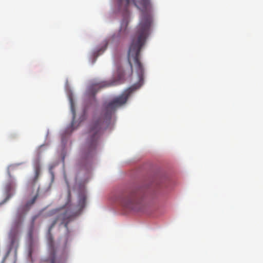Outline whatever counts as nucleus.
I'll list each match as a JSON object with an SVG mask.
<instances>
[{
    "label": "nucleus",
    "mask_w": 263,
    "mask_h": 263,
    "mask_svg": "<svg viewBox=\"0 0 263 263\" xmlns=\"http://www.w3.org/2000/svg\"><path fill=\"white\" fill-rule=\"evenodd\" d=\"M70 192L69 191L68 193V201L64 206V208L65 209L64 211L63 212V209L60 210L55 209L52 211L53 213L60 212L58 218L53 221L49 228V232H50L54 226L58 219H60L62 221V223H64L65 227L67 228L68 223L78 216L85 207L86 205V196L84 193H82L79 195L78 204L76 206L70 204Z\"/></svg>",
    "instance_id": "obj_1"
},
{
    "label": "nucleus",
    "mask_w": 263,
    "mask_h": 263,
    "mask_svg": "<svg viewBox=\"0 0 263 263\" xmlns=\"http://www.w3.org/2000/svg\"><path fill=\"white\" fill-rule=\"evenodd\" d=\"M120 202L126 210L139 211L141 210L143 206L141 192L136 189L127 191L121 195Z\"/></svg>",
    "instance_id": "obj_2"
},
{
    "label": "nucleus",
    "mask_w": 263,
    "mask_h": 263,
    "mask_svg": "<svg viewBox=\"0 0 263 263\" xmlns=\"http://www.w3.org/2000/svg\"><path fill=\"white\" fill-rule=\"evenodd\" d=\"M118 84V81L117 80H113L111 81H105L102 82L97 84H92L89 89L90 93L92 95H95V93L97 92V90H95L96 88H101L103 87H106L116 85Z\"/></svg>",
    "instance_id": "obj_3"
},
{
    "label": "nucleus",
    "mask_w": 263,
    "mask_h": 263,
    "mask_svg": "<svg viewBox=\"0 0 263 263\" xmlns=\"http://www.w3.org/2000/svg\"><path fill=\"white\" fill-rule=\"evenodd\" d=\"M64 259L57 258L55 251L52 245L50 247V253L49 256L45 259L42 260V263H64Z\"/></svg>",
    "instance_id": "obj_4"
},
{
    "label": "nucleus",
    "mask_w": 263,
    "mask_h": 263,
    "mask_svg": "<svg viewBox=\"0 0 263 263\" xmlns=\"http://www.w3.org/2000/svg\"><path fill=\"white\" fill-rule=\"evenodd\" d=\"M107 45H108V43L107 42H104L103 44V45L97 51H95L93 52V57H94V60H93L92 61V63H93L95 61H96V58L100 54H101L102 53H103L105 50V49H106L107 47Z\"/></svg>",
    "instance_id": "obj_5"
},
{
    "label": "nucleus",
    "mask_w": 263,
    "mask_h": 263,
    "mask_svg": "<svg viewBox=\"0 0 263 263\" xmlns=\"http://www.w3.org/2000/svg\"><path fill=\"white\" fill-rule=\"evenodd\" d=\"M22 220H23L22 215L21 214H18L17 215L16 219L15 220V221H14V224H13L14 228L17 229L19 228V227L21 226Z\"/></svg>",
    "instance_id": "obj_6"
},
{
    "label": "nucleus",
    "mask_w": 263,
    "mask_h": 263,
    "mask_svg": "<svg viewBox=\"0 0 263 263\" xmlns=\"http://www.w3.org/2000/svg\"><path fill=\"white\" fill-rule=\"evenodd\" d=\"M128 25V21L126 19L122 21L121 25L120 32L125 31Z\"/></svg>",
    "instance_id": "obj_7"
},
{
    "label": "nucleus",
    "mask_w": 263,
    "mask_h": 263,
    "mask_svg": "<svg viewBox=\"0 0 263 263\" xmlns=\"http://www.w3.org/2000/svg\"><path fill=\"white\" fill-rule=\"evenodd\" d=\"M71 110L72 112V118H73L71 124H72V125H73L74 124V120L76 117V111L74 109V105L72 103H71Z\"/></svg>",
    "instance_id": "obj_8"
},
{
    "label": "nucleus",
    "mask_w": 263,
    "mask_h": 263,
    "mask_svg": "<svg viewBox=\"0 0 263 263\" xmlns=\"http://www.w3.org/2000/svg\"><path fill=\"white\" fill-rule=\"evenodd\" d=\"M35 178H37L40 174V167L39 166H37L35 168Z\"/></svg>",
    "instance_id": "obj_9"
},
{
    "label": "nucleus",
    "mask_w": 263,
    "mask_h": 263,
    "mask_svg": "<svg viewBox=\"0 0 263 263\" xmlns=\"http://www.w3.org/2000/svg\"><path fill=\"white\" fill-rule=\"evenodd\" d=\"M36 197H34L33 198V199L31 200V201L30 202H29V203H28L27 204H28L29 205L33 204L34 203V202L36 200Z\"/></svg>",
    "instance_id": "obj_10"
},
{
    "label": "nucleus",
    "mask_w": 263,
    "mask_h": 263,
    "mask_svg": "<svg viewBox=\"0 0 263 263\" xmlns=\"http://www.w3.org/2000/svg\"><path fill=\"white\" fill-rule=\"evenodd\" d=\"M125 74L124 73H122L120 76V79H121L123 76H124Z\"/></svg>",
    "instance_id": "obj_11"
},
{
    "label": "nucleus",
    "mask_w": 263,
    "mask_h": 263,
    "mask_svg": "<svg viewBox=\"0 0 263 263\" xmlns=\"http://www.w3.org/2000/svg\"><path fill=\"white\" fill-rule=\"evenodd\" d=\"M10 251H11V249H9V250L8 251V252H7V254H6V256H8V255L9 254V253H10Z\"/></svg>",
    "instance_id": "obj_12"
},
{
    "label": "nucleus",
    "mask_w": 263,
    "mask_h": 263,
    "mask_svg": "<svg viewBox=\"0 0 263 263\" xmlns=\"http://www.w3.org/2000/svg\"><path fill=\"white\" fill-rule=\"evenodd\" d=\"M127 5L130 3V0H126Z\"/></svg>",
    "instance_id": "obj_13"
},
{
    "label": "nucleus",
    "mask_w": 263,
    "mask_h": 263,
    "mask_svg": "<svg viewBox=\"0 0 263 263\" xmlns=\"http://www.w3.org/2000/svg\"><path fill=\"white\" fill-rule=\"evenodd\" d=\"M29 235H30V237L31 238L32 237V232H30Z\"/></svg>",
    "instance_id": "obj_14"
},
{
    "label": "nucleus",
    "mask_w": 263,
    "mask_h": 263,
    "mask_svg": "<svg viewBox=\"0 0 263 263\" xmlns=\"http://www.w3.org/2000/svg\"><path fill=\"white\" fill-rule=\"evenodd\" d=\"M120 1V2L121 3L122 0H119Z\"/></svg>",
    "instance_id": "obj_15"
}]
</instances>
